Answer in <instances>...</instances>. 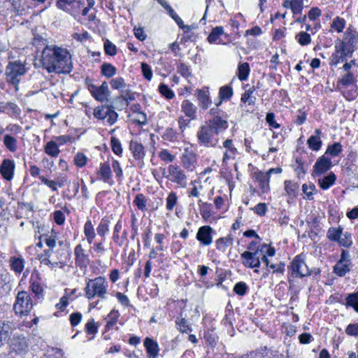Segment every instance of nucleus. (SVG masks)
<instances>
[{
	"instance_id": "nucleus-54",
	"label": "nucleus",
	"mask_w": 358,
	"mask_h": 358,
	"mask_svg": "<svg viewBox=\"0 0 358 358\" xmlns=\"http://www.w3.org/2000/svg\"><path fill=\"white\" fill-rule=\"evenodd\" d=\"M176 322L179 326L180 331L187 333L192 331L189 322L185 318H177Z\"/></svg>"
},
{
	"instance_id": "nucleus-17",
	"label": "nucleus",
	"mask_w": 358,
	"mask_h": 358,
	"mask_svg": "<svg viewBox=\"0 0 358 358\" xmlns=\"http://www.w3.org/2000/svg\"><path fill=\"white\" fill-rule=\"evenodd\" d=\"M254 178L259 182V185L263 193L267 192L269 190V178L268 173H263L257 171L254 173Z\"/></svg>"
},
{
	"instance_id": "nucleus-34",
	"label": "nucleus",
	"mask_w": 358,
	"mask_h": 358,
	"mask_svg": "<svg viewBox=\"0 0 358 358\" xmlns=\"http://www.w3.org/2000/svg\"><path fill=\"white\" fill-rule=\"evenodd\" d=\"M261 255H262V257H260V259L262 260L263 262H264L266 264V267H270L271 268L273 269V273H283L284 272V271H285V264L284 263L280 262V264H278V268L275 269V264H270V262L265 254L262 253Z\"/></svg>"
},
{
	"instance_id": "nucleus-26",
	"label": "nucleus",
	"mask_w": 358,
	"mask_h": 358,
	"mask_svg": "<svg viewBox=\"0 0 358 358\" xmlns=\"http://www.w3.org/2000/svg\"><path fill=\"white\" fill-rule=\"evenodd\" d=\"M351 264L347 262H343L341 261H338L337 263L333 267V271L335 274H336L339 277H343L345 274L350 271Z\"/></svg>"
},
{
	"instance_id": "nucleus-16",
	"label": "nucleus",
	"mask_w": 358,
	"mask_h": 358,
	"mask_svg": "<svg viewBox=\"0 0 358 358\" xmlns=\"http://www.w3.org/2000/svg\"><path fill=\"white\" fill-rule=\"evenodd\" d=\"M212 229L209 226L201 227L196 234V238L203 245H208L212 242L211 236Z\"/></svg>"
},
{
	"instance_id": "nucleus-2",
	"label": "nucleus",
	"mask_w": 358,
	"mask_h": 358,
	"mask_svg": "<svg viewBox=\"0 0 358 358\" xmlns=\"http://www.w3.org/2000/svg\"><path fill=\"white\" fill-rule=\"evenodd\" d=\"M41 62L48 73L66 74L73 69L70 52L56 45H46L42 51Z\"/></svg>"
},
{
	"instance_id": "nucleus-46",
	"label": "nucleus",
	"mask_w": 358,
	"mask_h": 358,
	"mask_svg": "<svg viewBox=\"0 0 358 358\" xmlns=\"http://www.w3.org/2000/svg\"><path fill=\"white\" fill-rule=\"evenodd\" d=\"M104 52L109 56H115L117 54V47L110 40L106 39L103 43Z\"/></svg>"
},
{
	"instance_id": "nucleus-35",
	"label": "nucleus",
	"mask_w": 358,
	"mask_h": 358,
	"mask_svg": "<svg viewBox=\"0 0 358 358\" xmlns=\"http://www.w3.org/2000/svg\"><path fill=\"white\" fill-rule=\"evenodd\" d=\"M45 152L47 155L55 157L59 155L60 151L57 145V142L50 141L45 145Z\"/></svg>"
},
{
	"instance_id": "nucleus-13",
	"label": "nucleus",
	"mask_w": 358,
	"mask_h": 358,
	"mask_svg": "<svg viewBox=\"0 0 358 358\" xmlns=\"http://www.w3.org/2000/svg\"><path fill=\"white\" fill-rule=\"evenodd\" d=\"M169 175L172 176L171 180L181 187L186 186V176L184 172L176 165H170L168 168Z\"/></svg>"
},
{
	"instance_id": "nucleus-60",
	"label": "nucleus",
	"mask_w": 358,
	"mask_h": 358,
	"mask_svg": "<svg viewBox=\"0 0 358 358\" xmlns=\"http://www.w3.org/2000/svg\"><path fill=\"white\" fill-rule=\"evenodd\" d=\"M141 67L144 78L148 80H150L152 77V71L150 65L145 62H143L141 63Z\"/></svg>"
},
{
	"instance_id": "nucleus-50",
	"label": "nucleus",
	"mask_w": 358,
	"mask_h": 358,
	"mask_svg": "<svg viewBox=\"0 0 358 358\" xmlns=\"http://www.w3.org/2000/svg\"><path fill=\"white\" fill-rule=\"evenodd\" d=\"M211 203H201L200 205V213L204 219H208L211 216Z\"/></svg>"
},
{
	"instance_id": "nucleus-30",
	"label": "nucleus",
	"mask_w": 358,
	"mask_h": 358,
	"mask_svg": "<svg viewBox=\"0 0 358 358\" xmlns=\"http://www.w3.org/2000/svg\"><path fill=\"white\" fill-rule=\"evenodd\" d=\"M117 73V69L110 63H103L101 66V73L102 76L110 78Z\"/></svg>"
},
{
	"instance_id": "nucleus-55",
	"label": "nucleus",
	"mask_w": 358,
	"mask_h": 358,
	"mask_svg": "<svg viewBox=\"0 0 358 358\" xmlns=\"http://www.w3.org/2000/svg\"><path fill=\"white\" fill-rule=\"evenodd\" d=\"M178 197L175 192H171L166 198V209L172 210L177 203Z\"/></svg>"
},
{
	"instance_id": "nucleus-6",
	"label": "nucleus",
	"mask_w": 358,
	"mask_h": 358,
	"mask_svg": "<svg viewBox=\"0 0 358 358\" xmlns=\"http://www.w3.org/2000/svg\"><path fill=\"white\" fill-rule=\"evenodd\" d=\"M289 268L292 271L291 275L293 277L303 278L309 276L311 274V271L306 265L302 255H297L294 258Z\"/></svg>"
},
{
	"instance_id": "nucleus-47",
	"label": "nucleus",
	"mask_w": 358,
	"mask_h": 358,
	"mask_svg": "<svg viewBox=\"0 0 358 358\" xmlns=\"http://www.w3.org/2000/svg\"><path fill=\"white\" fill-rule=\"evenodd\" d=\"M296 39L301 45H307L311 42L310 35L305 31H301L296 34Z\"/></svg>"
},
{
	"instance_id": "nucleus-39",
	"label": "nucleus",
	"mask_w": 358,
	"mask_h": 358,
	"mask_svg": "<svg viewBox=\"0 0 358 358\" xmlns=\"http://www.w3.org/2000/svg\"><path fill=\"white\" fill-rule=\"evenodd\" d=\"M3 143L11 152H15L17 149V140L10 134L4 136Z\"/></svg>"
},
{
	"instance_id": "nucleus-43",
	"label": "nucleus",
	"mask_w": 358,
	"mask_h": 358,
	"mask_svg": "<svg viewBox=\"0 0 358 358\" xmlns=\"http://www.w3.org/2000/svg\"><path fill=\"white\" fill-rule=\"evenodd\" d=\"M346 306L352 307L358 313V291L350 294L346 298Z\"/></svg>"
},
{
	"instance_id": "nucleus-33",
	"label": "nucleus",
	"mask_w": 358,
	"mask_h": 358,
	"mask_svg": "<svg viewBox=\"0 0 358 358\" xmlns=\"http://www.w3.org/2000/svg\"><path fill=\"white\" fill-rule=\"evenodd\" d=\"M110 220L108 217H103L96 228L97 234L105 240V235L109 231Z\"/></svg>"
},
{
	"instance_id": "nucleus-29",
	"label": "nucleus",
	"mask_w": 358,
	"mask_h": 358,
	"mask_svg": "<svg viewBox=\"0 0 358 358\" xmlns=\"http://www.w3.org/2000/svg\"><path fill=\"white\" fill-rule=\"evenodd\" d=\"M346 59L344 57L341 50H340V46L337 44L335 45V52L331 55L330 57L329 64L331 66H336L341 62L345 61Z\"/></svg>"
},
{
	"instance_id": "nucleus-52",
	"label": "nucleus",
	"mask_w": 358,
	"mask_h": 358,
	"mask_svg": "<svg viewBox=\"0 0 358 358\" xmlns=\"http://www.w3.org/2000/svg\"><path fill=\"white\" fill-rule=\"evenodd\" d=\"M345 25V20L339 17H336L331 24V27L334 28L337 32H342Z\"/></svg>"
},
{
	"instance_id": "nucleus-56",
	"label": "nucleus",
	"mask_w": 358,
	"mask_h": 358,
	"mask_svg": "<svg viewBox=\"0 0 358 358\" xmlns=\"http://www.w3.org/2000/svg\"><path fill=\"white\" fill-rule=\"evenodd\" d=\"M159 92L168 99H171L174 96L173 92L165 84H160L159 86Z\"/></svg>"
},
{
	"instance_id": "nucleus-1",
	"label": "nucleus",
	"mask_w": 358,
	"mask_h": 358,
	"mask_svg": "<svg viewBox=\"0 0 358 358\" xmlns=\"http://www.w3.org/2000/svg\"><path fill=\"white\" fill-rule=\"evenodd\" d=\"M219 99V101L210 110L212 118L200 127L197 131L199 142L206 146L216 145L219 135L224 131V111L220 108L224 101V86L220 88Z\"/></svg>"
},
{
	"instance_id": "nucleus-25",
	"label": "nucleus",
	"mask_w": 358,
	"mask_h": 358,
	"mask_svg": "<svg viewBox=\"0 0 358 358\" xmlns=\"http://www.w3.org/2000/svg\"><path fill=\"white\" fill-rule=\"evenodd\" d=\"M196 94L199 101V106L203 110L207 109L209 104L211 103L208 92L203 90H197Z\"/></svg>"
},
{
	"instance_id": "nucleus-58",
	"label": "nucleus",
	"mask_w": 358,
	"mask_h": 358,
	"mask_svg": "<svg viewBox=\"0 0 358 358\" xmlns=\"http://www.w3.org/2000/svg\"><path fill=\"white\" fill-rule=\"evenodd\" d=\"M248 286L247 285L243 282H239L236 283L234 287V291L236 294L243 296L246 294L248 291Z\"/></svg>"
},
{
	"instance_id": "nucleus-40",
	"label": "nucleus",
	"mask_w": 358,
	"mask_h": 358,
	"mask_svg": "<svg viewBox=\"0 0 358 358\" xmlns=\"http://www.w3.org/2000/svg\"><path fill=\"white\" fill-rule=\"evenodd\" d=\"M255 90V87L253 86L245 92L241 96V101L243 103L248 102L249 105H254L255 103V97L252 96V94Z\"/></svg>"
},
{
	"instance_id": "nucleus-24",
	"label": "nucleus",
	"mask_w": 358,
	"mask_h": 358,
	"mask_svg": "<svg viewBox=\"0 0 358 358\" xmlns=\"http://www.w3.org/2000/svg\"><path fill=\"white\" fill-rule=\"evenodd\" d=\"M196 161V155L190 151L189 152L185 153L182 155V162L183 166L189 171H193L195 167Z\"/></svg>"
},
{
	"instance_id": "nucleus-38",
	"label": "nucleus",
	"mask_w": 358,
	"mask_h": 358,
	"mask_svg": "<svg viewBox=\"0 0 358 358\" xmlns=\"http://www.w3.org/2000/svg\"><path fill=\"white\" fill-rule=\"evenodd\" d=\"M116 99H122L125 106H128L130 101L135 99V94L129 90H122L120 91V96L116 97Z\"/></svg>"
},
{
	"instance_id": "nucleus-8",
	"label": "nucleus",
	"mask_w": 358,
	"mask_h": 358,
	"mask_svg": "<svg viewBox=\"0 0 358 358\" xmlns=\"http://www.w3.org/2000/svg\"><path fill=\"white\" fill-rule=\"evenodd\" d=\"M90 88L91 91L90 92L94 99L100 102H110L108 96L110 94V92L106 81L103 82L99 87L91 85Z\"/></svg>"
},
{
	"instance_id": "nucleus-15",
	"label": "nucleus",
	"mask_w": 358,
	"mask_h": 358,
	"mask_svg": "<svg viewBox=\"0 0 358 358\" xmlns=\"http://www.w3.org/2000/svg\"><path fill=\"white\" fill-rule=\"evenodd\" d=\"M15 169V164L13 161L9 159H5L3 160L0 165V172L3 178L10 181L13 179Z\"/></svg>"
},
{
	"instance_id": "nucleus-42",
	"label": "nucleus",
	"mask_w": 358,
	"mask_h": 358,
	"mask_svg": "<svg viewBox=\"0 0 358 358\" xmlns=\"http://www.w3.org/2000/svg\"><path fill=\"white\" fill-rule=\"evenodd\" d=\"M238 78L241 80H246L250 73V66L248 63L245 62L238 66Z\"/></svg>"
},
{
	"instance_id": "nucleus-64",
	"label": "nucleus",
	"mask_w": 358,
	"mask_h": 358,
	"mask_svg": "<svg viewBox=\"0 0 358 358\" xmlns=\"http://www.w3.org/2000/svg\"><path fill=\"white\" fill-rule=\"evenodd\" d=\"M345 333L349 336H358V324H350L348 325Z\"/></svg>"
},
{
	"instance_id": "nucleus-19",
	"label": "nucleus",
	"mask_w": 358,
	"mask_h": 358,
	"mask_svg": "<svg viewBox=\"0 0 358 358\" xmlns=\"http://www.w3.org/2000/svg\"><path fill=\"white\" fill-rule=\"evenodd\" d=\"M97 173L101 176L104 182L108 183L110 185H113V181L112 180V171L108 163H101Z\"/></svg>"
},
{
	"instance_id": "nucleus-23",
	"label": "nucleus",
	"mask_w": 358,
	"mask_h": 358,
	"mask_svg": "<svg viewBox=\"0 0 358 358\" xmlns=\"http://www.w3.org/2000/svg\"><path fill=\"white\" fill-rule=\"evenodd\" d=\"M182 110L185 115L190 118V120L196 119V113L197 108L189 100H185L182 103Z\"/></svg>"
},
{
	"instance_id": "nucleus-36",
	"label": "nucleus",
	"mask_w": 358,
	"mask_h": 358,
	"mask_svg": "<svg viewBox=\"0 0 358 358\" xmlns=\"http://www.w3.org/2000/svg\"><path fill=\"white\" fill-rule=\"evenodd\" d=\"M344 39L347 41L345 42L346 45H348L349 46H355L357 40V31L348 29L344 35Z\"/></svg>"
},
{
	"instance_id": "nucleus-61",
	"label": "nucleus",
	"mask_w": 358,
	"mask_h": 358,
	"mask_svg": "<svg viewBox=\"0 0 358 358\" xmlns=\"http://www.w3.org/2000/svg\"><path fill=\"white\" fill-rule=\"evenodd\" d=\"M87 158L82 152H78L74 157V162L77 166L83 167L87 163Z\"/></svg>"
},
{
	"instance_id": "nucleus-5",
	"label": "nucleus",
	"mask_w": 358,
	"mask_h": 358,
	"mask_svg": "<svg viewBox=\"0 0 358 358\" xmlns=\"http://www.w3.org/2000/svg\"><path fill=\"white\" fill-rule=\"evenodd\" d=\"M31 308L32 303L29 294L25 291L19 292L13 306L15 313L17 315H24L27 314Z\"/></svg>"
},
{
	"instance_id": "nucleus-18",
	"label": "nucleus",
	"mask_w": 358,
	"mask_h": 358,
	"mask_svg": "<svg viewBox=\"0 0 358 358\" xmlns=\"http://www.w3.org/2000/svg\"><path fill=\"white\" fill-rule=\"evenodd\" d=\"M85 3L80 0H71V2L65 3L66 8H60L61 10L70 13L73 16L79 14L82 8L84 7Z\"/></svg>"
},
{
	"instance_id": "nucleus-22",
	"label": "nucleus",
	"mask_w": 358,
	"mask_h": 358,
	"mask_svg": "<svg viewBox=\"0 0 358 358\" xmlns=\"http://www.w3.org/2000/svg\"><path fill=\"white\" fill-rule=\"evenodd\" d=\"M320 134L321 131L320 129H315V135L310 136L307 141L309 148L314 151H317L321 148L322 142L320 137Z\"/></svg>"
},
{
	"instance_id": "nucleus-28",
	"label": "nucleus",
	"mask_w": 358,
	"mask_h": 358,
	"mask_svg": "<svg viewBox=\"0 0 358 358\" xmlns=\"http://www.w3.org/2000/svg\"><path fill=\"white\" fill-rule=\"evenodd\" d=\"M10 266L15 273L20 274L24 267V261L22 257H11Z\"/></svg>"
},
{
	"instance_id": "nucleus-14",
	"label": "nucleus",
	"mask_w": 358,
	"mask_h": 358,
	"mask_svg": "<svg viewBox=\"0 0 358 358\" xmlns=\"http://www.w3.org/2000/svg\"><path fill=\"white\" fill-rule=\"evenodd\" d=\"M74 254L76 256V264L81 269L86 268L90 263L88 255L85 253L80 244L76 246L74 249Z\"/></svg>"
},
{
	"instance_id": "nucleus-3",
	"label": "nucleus",
	"mask_w": 358,
	"mask_h": 358,
	"mask_svg": "<svg viewBox=\"0 0 358 358\" xmlns=\"http://www.w3.org/2000/svg\"><path fill=\"white\" fill-rule=\"evenodd\" d=\"M108 283L103 277H97L87 281L85 288V296L92 299L95 296L101 299L106 298L107 294Z\"/></svg>"
},
{
	"instance_id": "nucleus-57",
	"label": "nucleus",
	"mask_w": 358,
	"mask_h": 358,
	"mask_svg": "<svg viewBox=\"0 0 358 358\" xmlns=\"http://www.w3.org/2000/svg\"><path fill=\"white\" fill-rule=\"evenodd\" d=\"M106 107L107 105L101 106V107H97L94 110V115L96 118L99 120H103L107 117L106 113Z\"/></svg>"
},
{
	"instance_id": "nucleus-41",
	"label": "nucleus",
	"mask_w": 358,
	"mask_h": 358,
	"mask_svg": "<svg viewBox=\"0 0 358 358\" xmlns=\"http://www.w3.org/2000/svg\"><path fill=\"white\" fill-rule=\"evenodd\" d=\"M299 185L291 180L285 181V189L289 196H296L299 189Z\"/></svg>"
},
{
	"instance_id": "nucleus-45",
	"label": "nucleus",
	"mask_w": 358,
	"mask_h": 358,
	"mask_svg": "<svg viewBox=\"0 0 358 358\" xmlns=\"http://www.w3.org/2000/svg\"><path fill=\"white\" fill-rule=\"evenodd\" d=\"M343 149L340 143H334L331 145H329L326 154L330 155L331 157H336L341 153Z\"/></svg>"
},
{
	"instance_id": "nucleus-9",
	"label": "nucleus",
	"mask_w": 358,
	"mask_h": 358,
	"mask_svg": "<svg viewBox=\"0 0 358 358\" xmlns=\"http://www.w3.org/2000/svg\"><path fill=\"white\" fill-rule=\"evenodd\" d=\"M332 166L331 160L324 156L319 157L315 165L313 166V171L312 176L319 177L327 172Z\"/></svg>"
},
{
	"instance_id": "nucleus-44",
	"label": "nucleus",
	"mask_w": 358,
	"mask_h": 358,
	"mask_svg": "<svg viewBox=\"0 0 358 358\" xmlns=\"http://www.w3.org/2000/svg\"><path fill=\"white\" fill-rule=\"evenodd\" d=\"M134 203L136 206L138 210L141 211L146 210L147 199L143 194H136Z\"/></svg>"
},
{
	"instance_id": "nucleus-32",
	"label": "nucleus",
	"mask_w": 358,
	"mask_h": 358,
	"mask_svg": "<svg viewBox=\"0 0 358 358\" xmlns=\"http://www.w3.org/2000/svg\"><path fill=\"white\" fill-rule=\"evenodd\" d=\"M343 234V228L338 227V228L330 227L327 234V237L331 241H338L340 240L341 236Z\"/></svg>"
},
{
	"instance_id": "nucleus-21",
	"label": "nucleus",
	"mask_w": 358,
	"mask_h": 358,
	"mask_svg": "<svg viewBox=\"0 0 358 358\" xmlns=\"http://www.w3.org/2000/svg\"><path fill=\"white\" fill-rule=\"evenodd\" d=\"M144 345L150 357L155 358L158 355L159 345L153 339L148 337L145 338Z\"/></svg>"
},
{
	"instance_id": "nucleus-49",
	"label": "nucleus",
	"mask_w": 358,
	"mask_h": 358,
	"mask_svg": "<svg viewBox=\"0 0 358 358\" xmlns=\"http://www.w3.org/2000/svg\"><path fill=\"white\" fill-rule=\"evenodd\" d=\"M110 84L113 89L122 90L127 86V84L124 82V80L122 77H117L115 78H113L110 81Z\"/></svg>"
},
{
	"instance_id": "nucleus-10",
	"label": "nucleus",
	"mask_w": 358,
	"mask_h": 358,
	"mask_svg": "<svg viewBox=\"0 0 358 358\" xmlns=\"http://www.w3.org/2000/svg\"><path fill=\"white\" fill-rule=\"evenodd\" d=\"M14 329L15 325L12 321H0V348L8 342Z\"/></svg>"
},
{
	"instance_id": "nucleus-20",
	"label": "nucleus",
	"mask_w": 358,
	"mask_h": 358,
	"mask_svg": "<svg viewBox=\"0 0 358 358\" xmlns=\"http://www.w3.org/2000/svg\"><path fill=\"white\" fill-rule=\"evenodd\" d=\"M336 180V176L334 173L330 172L327 176H321L318 177V185L322 189H328L331 186L334 185Z\"/></svg>"
},
{
	"instance_id": "nucleus-48",
	"label": "nucleus",
	"mask_w": 358,
	"mask_h": 358,
	"mask_svg": "<svg viewBox=\"0 0 358 358\" xmlns=\"http://www.w3.org/2000/svg\"><path fill=\"white\" fill-rule=\"evenodd\" d=\"M110 146L113 152L117 155H120L122 153V148L120 141L115 138L112 136L110 138Z\"/></svg>"
},
{
	"instance_id": "nucleus-63",
	"label": "nucleus",
	"mask_w": 358,
	"mask_h": 358,
	"mask_svg": "<svg viewBox=\"0 0 358 358\" xmlns=\"http://www.w3.org/2000/svg\"><path fill=\"white\" fill-rule=\"evenodd\" d=\"M178 71L183 77L187 78L189 76H191V73H190V71H189V67L187 66L184 63H180L178 65Z\"/></svg>"
},
{
	"instance_id": "nucleus-51",
	"label": "nucleus",
	"mask_w": 358,
	"mask_h": 358,
	"mask_svg": "<svg viewBox=\"0 0 358 358\" xmlns=\"http://www.w3.org/2000/svg\"><path fill=\"white\" fill-rule=\"evenodd\" d=\"M340 46V50L343 52L344 57H351L354 51H355V46H349V48H347V45L345 41H339V45Z\"/></svg>"
},
{
	"instance_id": "nucleus-59",
	"label": "nucleus",
	"mask_w": 358,
	"mask_h": 358,
	"mask_svg": "<svg viewBox=\"0 0 358 358\" xmlns=\"http://www.w3.org/2000/svg\"><path fill=\"white\" fill-rule=\"evenodd\" d=\"M303 7L302 0H292L291 10L294 14H299L302 12Z\"/></svg>"
},
{
	"instance_id": "nucleus-31",
	"label": "nucleus",
	"mask_w": 358,
	"mask_h": 358,
	"mask_svg": "<svg viewBox=\"0 0 358 358\" xmlns=\"http://www.w3.org/2000/svg\"><path fill=\"white\" fill-rule=\"evenodd\" d=\"M84 234L90 244H91L96 234L94 229V226L91 220H87L84 225Z\"/></svg>"
},
{
	"instance_id": "nucleus-53",
	"label": "nucleus",
	"mask_w": 358,
	"mask_h": 358,
	"mask_svg": "<svg viewBox=\"0 0 358 358\" xmlns=\"http://www.w3.org/2000/svg\"><path fill=\"white\" fill-rule=\"evenodd\" d=\"M343 237L340 238L337 242L340 245L343 246L345 248H350L352 244V241L351 239V234L348 232H345L342 234Z\"/></svg>"
},
{
	"instance_id": "nucleus-12",
	"label": "nucleus",
	"mask_w": 358,
	"mask_h": 358,
	"mask_svg": "<svg viewBox=\"0 0 358 358\" xmlns=\"http://www.w3.org/2000/svg\"><path fill=\"white\" fill-rule=\"evenodd\" d=\"M129 150L133 154L135 159L138 161V166L142 167L143 165V159L145 155L144 146L136 141H131Z\"/></svg>"
},
{
	"instance_id": "nucleus-27",
	"label": "nucleus",
	"mask_w": 358,
	"mask_h": 358,
	"mask_svg": "<svg viewBox=\"0 0 358 358\" xmlns=\"http://www.w3.org/2000/svg\"><path fill=\"white\" fill-rule=\"evenodd\" d=\"M224 34V28L222 26L215 27L212 29L208 36V41L210 43L218 44L220 43V36Z\"/></svg>"
},
{
	"instance_id": "nucleus-11",
	"label": "nucleus",
	"mask_w": 358,
	"mask_h": 358,
	"mask_svg": "<svg viewBox=\"0 0 358 358\" xmlns=\"http://www.w3.org/2000/svg\"><path fill=\"white\" fill-rule=\"evenodd\" d=\"M10 347L17 353L24 352L28 348V344L24 336L15 334L9 339Z\"/></svg>"
},
{
	"instance_id": "nucleus-7",
	"label": "nucleus",
	"mask_w": 358,
	"mask_h": 358,
	"mask_svg": "<svg viewBox=\"0 0 358 358\" xmlns=\"http://www.w3.org/2000/svg\"><path fill=\"white\" fill-rule=\"evenodd\" d=\"M263 253V248L257 249L254 252H244L241 257L242 264L247 268H257L261 265L260 256ZM255 273H258V269H255Z\"/></svg>"
},
{
	"instance_id": "nucleus-37",
	"label": "nucleus",
	"mask_w": 358,
	"mask_h": 358,
	"mask_svg": "<svg viewBox=\"0 0 358 358\" xmlns=\"http://www.w3.org/2000/svg\"><path fill=\"white\" fill-rule=\"evenodd\" d=\"M113 103H109L107 104L106 107V113H107V122L109 124H113L117 119L118 115L114 110V106H113Z\"/></svg>"
},
{
	"instance_id": "nucleus-62",
	"label": "nucleus",
	"mask_w": 358,
	"mask_h": 358,
	"mask_svg": "<svg viewBox=\"0 0 358 358\" xmlns=\"http://www.w3.org/2000/svg\"><path fill=\"white\" fill-rule=\"evenodd\" d=\"M343 85L348 86L353 84L355 82V78L352 73L348 72L339 81Z\"/></svg>"
},
{
	"instance_id": "nucleus-4",
	"label": "nucleus",
	"mask_w": 358,
	"mask_h": 358,
	"mask_svg": "<svg viewBox=\"0 0 358 358\" xmlns=\"http://www.w3.org/2000/svg\"><path fill=\"white\" fill-rule=\"evenodd\" d=\"M26 72L27 69L20 61L9 62L6 67V76L8 82L16 87L20 82L21 77Z\"/></svg>"
}]
</instances>
